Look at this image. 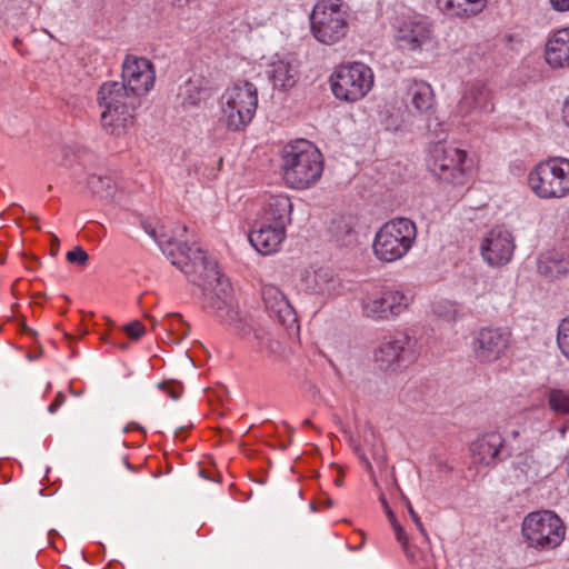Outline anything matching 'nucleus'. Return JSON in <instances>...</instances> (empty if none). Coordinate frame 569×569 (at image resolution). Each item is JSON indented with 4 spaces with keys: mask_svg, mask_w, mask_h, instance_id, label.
Wrapping results in <instances>:
<instances>
[{
    "mask_svg": "<svg viewBox=\"0 0 569 569\" xmlns=\"http://www.w3.org/2000/svg\"><path fill=\"white\" fill-rule=\"evenodd\" d=\"M251 246L261 254L276 253L286 239V228L258 220L248 236Z\"/></svg>",
    "mask_w": 569,
    "mask_h": 569,
    "instance_id": "18",
    "label": "nucleus"
},
{
    "mask_svg": "<svg viewBox=\"0 0 569 569\" xmlns=\"http://www.w3.org/2000/svg\"><path fill=\"white\" fill-rule=\"evenodd\" d=\"M331 505H332L331 500H330V499H328V500H327V506H328V507H330Z\"/></svg>",
    "mask_w": 569,
    "mask_h": 569,
    "instance_id": "57",
    "label": "nucleus"
},
{
    "mask_svg": "<svg viewBox=\"0 0 569 569\" xmlns=\"http://www.w3.org/2000/svg\"><path fill=\"white\" fill-rule=\"evenodd\" d=\"M386 515L391 526L399 523L389 505H386Z\"/></svg>",
    "mask_w": 569,
    "mask_h": 569,
    "instance_id": "45",
    "label": "nucleus"
},
{
    "mask_svg": "<svg viewBox=\"0 0 569 569\" xmlns=\"http://www.w3.org/2000/svg\"><path fill=\"white\" fill-rule=\"evenodd\" d=\"M331 234L333 240L343 247L355 244L358 239L356 223L351 217H340L331 223Z\"/></svg>",
    "mask_w": 569,
    "mask_h": 569,
    "instance_id": "28",
    "label": "nucleus"
},
{
    "mask_svg": "<svg viewBox=\"0 0 569 569\" xmlns=\"http://www.w3.org/2000/svg\"><path fill=\"white\" fill-rule=\"evenodd\" d=\"M261 295L269 315L282 326L292 327L297 322L296 312L279 287L271 283L263 284Z\"/></svg>",
    "mask_w": 569,
    "mask_h": 569,
    "instance_id": "20",
    "label": "nucleus"
},
{
    "mask_svg": "<svg viewBox=\"0 0 569 569\" xmlns=\"http://www.w3.org/2000/svg\"><path fill=\"white\" fill-rule=\"evenodd\" d=\"M433 313L447 321H453L457 316V307L450 301H439L432 307Z\"/></svg>",
    "mask_w": 569,
    "mask_h": 569,
    "instance_id": "32",
    "label": "nucleus"
},
{
    "mask_svg": "<svg viewBox=\"0 0 569 569\" xmlns=\"http://www.w3.org/2000/svg\"><path fill=\"white\" fill-rule=\"evenodd\" d=\"M274 343H276L274 341L268 340V342L266 343V347H267L270 351L274 352V351H276V348L273 347V345H274Z\"/></svg>",
    "mask_w": 569,
    "mask_h": 569,
    "instance_id": "49",
    "label": "nucleus"
},
{
    "mask_svg": "<svg viewBox=\"0 0 569 569\" xmlns=\"http://www.w3.org/2000/svg\"><path fill=\"white\" fill-rule=\"evenodd\" d=\"M98 100L103 108L101 124L103 130L114 137H121L129 132L136 123V109L140 101L128 94L122 84L102 83Z\"/></svg>",
    "mask_w": 569,
    "mask_h": 569,
    "instance_id": "3",
    "label": "nucleus"
},
{
    "mask_svg": "<svg viewBox=\"0 0 569 569\" xmlns=\"http://www.w3.org/2000/svg\"><path fill=\"white\" fill-rule=\"evenodd\" d=\"M521 535L528 548L549 551L561 545L566 527L561 518L551 510L533 511L523 518Z\"/></svg>",
    "mask_w": 569,
    "mask_h": 569,
    "instance_id": "7",
    "label": "nucleus"
},
{
    "mask_svg": "<svg viewBox=\"0 0 569 569\" xmlns=\"http://www.w3.org/2000/svg\"><path fill=\"white\" fill-rule=\"evenodd\" d=\"M173 317H174V318H177V320H178L179 322H181V323L183 322V320H182V318H181V316H180V315H173Z\"/></svg>",
    "mask_w": 569,
    "mask_h": 569,
    "instance_id": "55",
    "label": "nucleus"
},
{
    "mask_svg": "<svg viewBox=\"0 0 569 569\" xmlns=\"http://www.w3.org/2000/svg\"><path fill=\"white\" fill-rule=\"evenodd\" d=\"M568 269L569 261L561 251H546L538 259V271L546 277L558 278L565 276Z\"/></svg>",
    "mask_w": 569,
    "mask_h": 569,
    "instance_id": "27",
    "label": "nucleus"
},
{
    "mask_svg": "<svg viewBox=\"0 0 569 569\" xmlns=\"http://www.w3.org/2000/svg\"><path fill=\"white\" fill-rule=\"evenodd\" d=\"M551 9L556 12H568L569 0H549Z\"/></svg>",
    "mask_w": 569,
    "mask_h": 569,
    "instance_id": "39",
    "label": "nucleus"
},
{
    "mask_svg": "<svg viewBox=\"0 0 569 569\" xmlns=\"http://www.w3.org/2000/svg\"><path fill=\"white\" fill-rule=\"evenodd\" d=\"M159 388L162 389L171 399L177 400L180 397V393L177 392L172 386L168 383H160Z\"/></svg>",
    "mask_w": 569,
    "mask_h": 569,
    "instance_id": "43",
    "label": "nucleus"
},
{
    "mask_svg": "<svg viewBox=\"0 0 569 569\" xmlns=\"http://www.w3.org/2000/svg\"><path fill=\"white\" fill-rule=\"evenodd\" d=\"M66 401V396L63 393H58L53 402L48 407V411L50 413L57 412L60 406Z\"/></svg>",
    "mask_w": 569,
    "mask_h": 569,
    "instance_id": "42",
    "label": "nucleus"
},
{
    "mask_svg": "<svg viewBox=\"0 0 569 569\" xmlns=\"http://www.w3.org/2000/svg\"><path fill=\"white\" fill-rule=\"evenodd\" d=\"M172 1L177 2L179 6H181L182 3L188 2V0H172Z\"/></svg>",
    "mask_w": 569,
    "mask_h": 569,
    "instance_id": "54",
    "label": "nucleus"
},
{
    "mask_svg": "<svg viewBox=\"0 0 569 569\" xmlns=\"http://www.w3.org/2000/svg\"><path fill=\"white\" fill-rule=\"evenodd\" d=\"M380 500H381L383 508L386 509V505H388L386 498L383 496H381Z\"/></svg>",
    "mask_w": 569,
    "mask_h": 569,
    "instance_id": "53",
    "label": "nucleus"
},
{
    "mask_svg": "<svg viewBox=\"0 0 569 569\" xmlns=\"http://www.w3.org/2000/svg\"><path fill=\"white\" fill-rule=\"evenodd\" d=\"M417 238V228L408 218L392 219L377 231L372 250L382 262H393L403 258L412 248Z\"/></svg>",
    "mask_w": 569,
    "mask_h": 569,
    "instance_id": "6",
    "label": "nucleus"
},
{
    "mask_svg": "<svg viewBox=\"0 0 569 569\" xmlns=\"http://www.w3.org/2000/svg\"><path fill=\"white\" fill-rule=\"evenodd\" d=\"M132 427H133V423H132V425H128V426L124 428V430H123V431H124V432H128V431H130V430L132 429ZM134 427H136V428H138V429H140V430H142V428H141V427H139V426H137V425H134Z\"/></svg>",
    "mask_w": 569,
    "mask_h": 569,
    "instance_id": "50",
    "label": "nucleus"
},
{
    "mask_svg": "<svg viewBox=\"0 0 569 569\" xmlns=\"http://www.w3.org/2000/svg\"><path fill=\"white\" fill-rule=\"evenodd\" d=\"M503 442L505 440L499 432H488L479 437L470 446L473 460L486 466L495 465Z\"/></svg>",
    "mask_w": 569,
    "mask_h": 569,
    "instance_id": "23",
    "label": "nucleus"
},
{
    "mask_svg": "<svg viewBox=\"0 0 569 569\" xmlns=\"http://www.w3.org/2000/svg\"><path fill=\"white\" fill-rule=\"evenodd\" d=\"M297 288L321 301H327L342 293L341 280L327 267H309L301 270Z\"/></svg>",
    "mask_w": 569,
    "mask_h": 569,
    "instance_id": "14",
    "label": "nucleus"
},
{
    "mask_svg": "<svg viewBox=\"0 0 569 569\" xmlns=\"http://www.w3.org/2000/svg\"><path fill=\"white\" fill-rule=\"evenodd\" d=\"M545 59L552 69L569 68V28H562L548 38Z\"/></svg>",
    "mask_w": 569,
    "mask_h": 569,
    "instance_id": "21",
    "label": "nucleus"
},
{
    "mask_svg": "<svg viewBox=\"0 0 569 569\" xmlns=\"http://www.w3.org/2000/svg\"><path fill=\"white\" fill-rule=\"evenodd\" d=\"M268 74L276 88L288 90L297 82L298 66L280 59L269 66Z\"/></svg>",
    "mask_w": 569,
    "mask_h": 569,
    "instance_id": "26",
    "label": "nucleus"
},
{
    "mask_svg": "<svg viewBox=\"0 0 569 569\" xmlns=\"http://www.w3.org/2000/svg\"><path fill=\"white\" fill-rule=\"evenodd\" d=\"M179 250L182 260L171 262L187 276L198 274L191 281L202 289L204 307L212 310L222 322L231 326L239 335H249L252 326L233 308L229 297L230 283L220 273L216 261L209 259L202 250H197L191 257V249L186 244L179 246Z\"/></svg>",
    "mask_w": 569,
    "mask_h": 569,
    "instance_id": "1",
    "label": "nucleus"
},
{
    "mask_svg": "<svg viewBox=\"0 0 569 569\" xmlns=\"http://www.w3.org/2000/svg\"><path fill=\"white\" fill-rule=\"evenodd\" d=\"M143 229L151 238H153L156 240V242L159 244L162 252L167 253V250L164 249V244H172V238L167 237L162 232V228H160V230H157L156 228H152L151 226L143 223Z\"/></svg>",
    "mask_w": 569,
    "mask_h": 569,
    "instance_id": "34",
    "label": "nucleus"
},
{
    "mask_svg": "<svg viewBox=\"0 0 569 569\" xmlns=\"http://www.w3.org/2000/svg\"><path fill=\"white\" fill-rule=\"evenodd\" d=\"M515 248L512 233L505 227L497 226L483 234L480 254L488 266L502 267L511 261Z\"/></svg>",
    "mask_w": 569,
    "mask_h": 569,
    "instance_id": "16",
    "label": "nucleus"
},
{
    "mask_svg": "<svg viewBox=\"0 0 569 569\" xmlns=\"http://www.w3.org/2000/svg\"><path fill=\"white\" fill-rule=\"evenodd\" d=\"M124 331L131 339L137 340L144 335L146 328L140 321H133L124 327Z\"/></svg>",
    "mask_w": 569,
    "mask_h": 569,
    "instance_id": "36",
    "label": "nucleus"
},
{
    "mask_svg": "<svg viewBox=\"0 0 569 569\" xmlns=\"http://www.w3.org/2000/svg\"><path fill=\"white\" fill-rule=\"evenodd\" d=\"M510 331L500 327H483L472 335L471 350L480 363H491L505 356L510 345Z\"/></svg>",
    "mask_w": 569,
    "mask_h": 569,
    "instance_id": "15",
    "label": "nucleus"
},
{
    "mask_svg": "<svg viewBox=\"0 0 569 569\" xmlns=\"http://www.w3.org/2000/svg\"><path fill=\"white\" fill-rule=\"evenodd\" d=\"M413 302L409 290L385 287L365 293L361 310L365 317L377 321H389L406 312Z\"/></svg>",
    "mask_w": 569,
    "mask_h": 569,
    "instance_id": "9",
    "label": "nucleus"
},
{
    "mask_svg": "<svg viewBox=\"0 0 569 569\" xmlns=\"http://www.w3.org/2000/svg\"><path fill=\"white\" fill-rule=\"evenodd\" d=\"M67 260L70 263L84 266L89 260V254L80 246H77L67 253Z\"/></svg>",
    "mask_w": 569,
    "mask_h": 569,
    "instance_id": "35",
    "label": "nucleus"
},
{
    "mask_svg": "<svg viewBox=\"0 0 569 569\" xmlns=\"http://www.w3.org/2000/svg\"><path fill=\"white\" fill-rule=\"evenodd\" d=\"M179 96L184 107H194L200 103L202 91L196 82L189 80L180 88Z\"/></svg>",
    "mask_w": 569,
    "mask_h": 569,
    "instance_id": "29",
    "label": "nucleus"
},
{
    "mask_svg": "<svg viewBox=\"0 0 569 569\" xmlns=\"http://www.w3.org/2000/svg\"><path fill=\"white\" fill-rule=\"evenodd\" d=\"M373 72L365 63L352 62L339 66L330 77L331 90L339 100H361L373 86Z\"/></svg>",
    "mask_w": 569,
    "mask_h": 569,
    "instance_id": "10",
    "label": "nucleus"
},
{
    "mask_svg": "<svg viewBox=\"0 0 569 569\" xmlns=\"http://www.w3.org/2000/svg\"><path fill=\"white\" fill-rule=\"evenodd\" d=\"M292 202L287 194H271L263 203L259 220L287 229L291 223Z\"/></svg>",
    "mask_w": 569,
    "mask_h": 569,
    "instance_id": "22",
    "label": "nucleus"
},
{
    "mask_svg": "<svg viewBox=\"0 0 569 569\" xmlns=\"http://www.w3.org/2000/svg\"><path fill=\"white\" fill-rule=\"evenodd\" d=\"M436 2L447 17L467 20L481 13L488 0H436Z\"/></svg>",
    "mask_w": 569,
    "mask_h": 569,
    "instance_id": "24",
    "label": "nucleus"
},
{
    "mask_svg": "<svg viewBox=\"0 0 569 569\" xmlns=\"http://www.w3.org/2000/svg\"><path fill=\"white\" fill-rule=\"evenodd\" d=\"M432 40L431 24L423 19H411L405 21L396 34V42L399 49L417 51Z\"/></svg>",
    "mask_w": 569,
    "mask_h": 569,
    "instance_id": "17",
    "label": "nucleus"
},
{
    "mask_svg": "<svg viewBox=\"0 0 569 569\" xmlns=\"http://www.w3.org/2000/svg\"><path fill=\"white\" fill-rule=\"evenodd\" d=\"M419 346L415 337L397 332L386 338L375 353V360L381 369L397 370L417 360Z\"/></svg>",
    "mask_w": 569,
    "mask_h": 569,
    "instance_id": "12",
    "label": "nucleus"
},
{
    "mask_svg": "<svg viewBox=\"0 0 569 569\" xmlns=\"http://www.w3.org/2000/svg\"><path fill=\"white\" fill-rule=\"evenodd\" d=\"M391 527L393 529L396 539L400 543L401 547L409 543V537L400 523L393 525Z\"/></svg>",
    "mask_w": 569,
    "mask_h": 569,
    "instance_id": "38",
    "label": "nucleus"
},
{
    "mask_svg": "<svg viewBox=\"0 0 569 569\" xmlns=\"http://www.w3.org/2000/svg\"><path fill=\"white\" fill-rule=\"evenodd\" d=\"M402 548V551L405 552L407 559L412 562V563H417L418 560H417V550L410 546V543H407L405 546L401 547Z\"/></svg>",
    "mask_w": 569,
    "mask_h": 569,
    "instance_id": "40",
    "label": "nucleus"
},
{
    "mask_svg": "<svg viewBox=\"0 0 569 569\" xmlns=\"http://www.w3.org/2000/svg\"><path fill=\"white\" fill-rule=\"evenodd\" d=\"M517 468L520 469L522 473L526 476L533 473L536 475L537 468H536V460L529 453H521L517 457L516 461Z\"/></svg>",
    "mask_w": 569,
    "mask_h": 569,
    "instance_id": "33",
    "label": "nucleus"
},
{
    "mask_svg": "<svg viewBox=\"0 0 569 569\" xmlns=\"http://www.w3.org/2000/svg\"><path fill=\"white\" fill-rule=\"evenodd\" d=\"M386 515L391 526L399 523L389 505H386Z\"/></svg>",
    "mask_w": 569,
    "mask_h": 569,
    "instance_id": "44",
    "label": "nucleus"
},
{
    "mask_svg": "<svg viewBox=\"0 0 569 569\" xmlns=\"http://www.w3.org/2000/svg\"><path fill=\"white\" fill-rule=\"evenodd\" d=\"M26 331L29 332V333H34V331L32 329H29V328H26Z\"/></svg>",
    "mask_w": 569,
    "mask_h": 569,
    "instance_id": "56",
    "label": "nucleus"
},
{
    "mask_svg": "<svg viewBox=\"0 0 569 569\" xmlns=\"http://www.w3.org/2000/svg\"><path fill=\"white\" fill-rule=\"evenodd\" d=\"M561 121L563 126L569 129V96L565 99L561 109Z\"/></svg>",
    "mask_w": 569,
    "mask_h": 569,
    "instance_id": "41",
    "label": "nucleus"
},
{
    "mask_svg": "<svg viewBox=\"0 0 569 569\" xmlns=\"http://www.w3.org/2000/svg\"><path fill=\"white\" fill-rule=\"evenodd\" d=\"M548 403L557 413H569V393L563 390H551L548 396Z\"/></svg>",
    "mask_w": 569,
    "mask_h": 569,
    "instance_id": "30",
    "label": "nucleus"
},
{
    "mask_svg": "<svg viewBox=\"0 0 569 569\" xmlns=\"http://www.w3.org/2000/svg\"><path fill=\"white\" fill-rule=\"evenodd\" d=\"M107 182H109V179H106ZM103 183L104 182V179L100 178V177H92L89 181V184L94 188L96 187V183Z\"/></svg>",
    "mask_w": 569,
    "mask_h": 569,
    "instance_id": "47",
    "label": "nucleus"
},
{
    "mask_svg": "<svg viewBox=\"0 0 569 569\" xmlns=\"http://www.w3.org/2000/svg\"><path fill=\"white\" fill-rule=\"evenodd\" d=\"M156 71L152 62L142 57L127 56L122 63V81H108L107 83L122 84L128 94L140 97L147 94L154 84Z\"/></svg>",
    "mask_w": 569,
    "mask_h": 569,
    "instance_id": "13",
    "label": "nucleus"
},
{
    "mask_svg": "<svg viewBox=\"0 0 569 569\" xmlns=\"http://www.w3.org/2000/svg\"><path fill=\"white\" fill-rule=\"evenodd\" d=\"M435 97L431 86L425 81H415L407 91V103L410 110L427 113L433 107Z\"/></svg>",
    "mask_w": 569,
    "mask_h": 569,
    "instance_id": "25",
    "label": "nucleus"
},
{
    "mask_svg": "<svg viewBox=\"0 0 569 569\" xmlns=\"http://www.w3.org/2000/svg\"><path fill=\"white\" fill-rule=\"evenodd\" d=\"M467 152L452 144L442 142L435 143L427 158L429 170L439 180L456 186H462L467 182L468 168Z\"/></svg>",
    "mask_w": 569,
    "mask_h": 569,
    "instance_id": "11",
    "label": "nucleus"
},
{
    "mask_svg": "<svg viewBox=\"0 0 569 569\" xmlns=\"http://www.w3.org/2000/svg\"><path fill=\"white\" fill-rule=\"evenodd\" d=\"M264 332L261 330H254V338L262 345Z\"/></svg>",
    "mask_w": 569,
    "mask_h": 569,
    "instance_id": "48",
    "label": "nucleus"
},
{
    "mask_svg": "<svg viewBox=\"0 0 569 569\" xmlns=\"http://www.w3.org/2000/svg\"><path fill=\"white\" fill-rule=\"evenodd\" d=\"M359 457H360V459L366 463V466H367L368 468H370V462L368 461V459H367L363 455H360V453H359Z\"/></svg>",
    "mask_w": 569,
    "mask_h": 569,
    "instance_id": "52",
    "label": "nucleus"
},
{
    "mask_svg": "<svg viewBox=\"0 0 569 569\" xmlns=\"http://www.w3.org/2000/svg\"><path fill=\"white\" fill-rule=\"evenodd\" d=\"M407 509H408V512H409V516L410 518L412 519L413 523L416 525V527L418 528V530L425 536L427 537V531L420 520V517L418 516V513L416 512V510L413 509L412 505L408 501L407 502Z\"/></svg>",
    "mask_w": 569,
    "mask_h": 569,
    "instance_id": "37",
    "label": "nucleus"
},
{
    "mask_svg": "<svg viewBox=\"0 0 569 569\" xmlns=\"http://www.w3.org/2000/svg\"><path fill=\"white\" fill-rule=\"evenodd\" d=\"M492 110L491 93L487 86L481 81L468 82L457 106L458 114L467 117Z\"/></svg>",
    "mask_w": 569,
    "mask_h": 569,
    "instance_id": "19",
    "label": "nucleus"
},
{
    "mask_svg": "<svg viewBox=\"0 0 569 569\" xmlns=\"http://www.w3.org/2000/svg\"><path fill=\"white\" fill-rule=\"evenodd\" d=\"M528 183L540 199H562L569 196V159L550 157L529 172Z\"/></svg>",
    "mask_w": 569,
    "mask_h": 569,
    "instance_id": "8",
    "label": "nucleus"
},
{
    "mask_svg": "<svg viewBox=\"0 0 569 569\" xmlns=\"http://www.w3.org/2000/svg\"><path fill=\"white\" fill-rule=\"evenodd\" d=\"M281 170L288 187L298 190L308 189L321 178L322 154L310 141L297 140L283 148Z\"/></svg>",
    "mask_w": 569,
    "mask_h": 569,
    "instance_id": "2",
    "label": "nucleus"
},
{
    "mask_svg": "<svg viewBox=\"0 0 569 569\" xmlns=\"http://www.w3.org/2000/svg\"><path fill=\"white\" fill-rule=\"evenodd\" d=\"M557 345L561 355L569 361V317L562 319L558 326Z\"/></svg>",
    "mask_w": 569,
    "mask_h": 569,
    "instance_id": "31",
    "label": "nucleus"
},
{
    "mask_svg": "<svg viewBox=\"0 0 569 569\" xmlns=\"http://www.w3.org/2000/svg\"><path fill=\"white\" fill-rule=\"evenodd\" d=\"M303 423H305V425H310L311 422H310V420H305V422H303Z\"/></svg>",
    "mask_w": 569,
    "mask_h": 569,
    "instance_id": "58",
    "label": "nucleus"
},
{
    "mask_svg": "<svg viewBox=\"0 0 569 569\" xmlns=\"http://www.w3.org/2000/svg\"><path fill=\"white\" fill-rule=\"evenodd\" d=\"M122 461H123V465H124L128 469L132 470V466L130 465V462L128 461V459H127L126 457H123V458H122Z\"/></svg>",
    "mask_w": 569,
    "mask_h": 569,
    "instance_id": "51",
    "label": "nucleus"
},
{
    "mask_svg": "<svg viewBox=\"0 0 569 569\" xmlns=\"http://www.w3.org/2000/svg\"><path fill=\"white\" fill-rule=\"evenodd\" d=\"M186 232H187V227L186 226L179 227L174 231L173 238L177 239V240L181 239Z\"/></svg>",
    "mask_w": 569,
    "mask_h": 569,
    "instance_id": "46",
    "label": "nucleus"
},
{
    "mask_svg": "<svg viewBox=\"0 0 569 569\" xmlns=\"http://www.w3.org/2000/svg\"><path fill=\"white\" fill-rule=\"evenodd\" d=\"M349 18L342 0H318L310 13L311 33L320 43L336 44L348 33Z\"/></svg>",
    "mask_w": 569,
    "mask_h": 569,
    "instance_id": "5",
    "label": "nucleus"
},
{
    "mask_svg": "<svg viewBox=\"0 0 569 569\" xmlns=\"http://www.w3.org/2000/svg\"><path fill=\"white\" fill-rule=\"evenodd\" d=\"M258 108V89L249 81L228 87L220 98L221 121L231 131L243 130Z\"/></svg>",
    "mask_w": 569,
    "mask_h": 569,
    "instance_id": "4",
    "label": "nucleus"
}]
</instances>
